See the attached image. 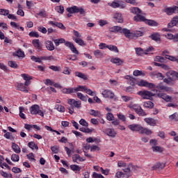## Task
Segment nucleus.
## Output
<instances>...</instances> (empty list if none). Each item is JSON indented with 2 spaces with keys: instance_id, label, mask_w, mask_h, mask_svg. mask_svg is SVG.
Wrapping results in <instances>:
<instances>
[{
  "instance_id": "obj_49",
  "label": "nucleus",
  "mask_w": 178,
  "mask_h": 178,
  "mask_svg": "<svg viewBox=\"0 0 178 178\" xmlns=\"http://www.w3.org/2000/svg\"><path fill=\"white\" fill-rule=\"evenodd\" d=\"M21 77H22L25 81L33 80V77L27 74H22Z\"/></svg>"
},
{
  "instance_id": "obj_6",
  "label": "nucleus",
  "mask_w": 178,
  "mask_h": 178,
  "mask_svg": "<svg viewBox=\"0 0 178 178\" xmlns=\"http://www.w3.org/2000/svg\"><path fill=\"white\" fill-rule=\"evenodd\" d=\"M129 108H130V109H134L139 116H147V113H145L143 108H141V106L138 104L131 103L129 105Z\"/></svg>"
},
{
  "instance_id": "obj_34",
  "label": "nucleus",
  "mask_w": 178,
  "mask_h": 178,
  "mask_svg": "<svg viewBox=\"0 0 178 178\" xmlns=\"http://www.w3.org/2000/svg\"><path fill=\"white\" fill-rule=\"evenodd\" d=\"M111 62L112 63H114L115 65H117V66H120V65L123 63V60L119 58H111Z\"/></svg>"
},
{
  "instance_id": "obj_28",
  "label": "nucleus",
  "mask_w": 178,
  "mask_h": 178,
  "mask_svg": "<svg viewBox=\"0 0 178 178\" xmlns=\"http://www.w3.org/2000/svg\"><path fill=\"white\" fill-rule=\"evenodd\" d=\"M174 26H178V17L175 16L172 18V21L168 24V27H174Z\"/></svg>"
},
{
  "instance_id": "obj_54",
  "label": "nucleus",
  "mask_w": 178,
  "mask_h": 178,
  "mask_svg": "<svg viewBox=\"0 0 178 178\" xmlns=\"http://www.w3.org/2000/svg\"><path fill=\"white\" fill-rule=\"evenodd\" d=\"M165 58L169 59V60H172V62H177L178 63V59L176 57L170 56V55H165Z\"/></svg>"
},
{
  "instance_id": "obj_50",
  "label": "nucleus",
  "mask_w": 178,
  "mask_h": 178,
  "mask_svg": "<svg viewBox=\"0 0 178 178\" xmlns=\"http://www.w3.org/2000/svg\"><path fill=\"white\" fill-rule=\"evenodd\" d=\"M152 149L154 152H163V148L160 146H153Z\"/></svg>"
},
{
  "instance_id": "obj_38",
  "label": "nucleus",
  "mask_w": 178,
  "mask_h": 178,
  "mask_svg": "<svg viewBox=\"0 0 178 178\" xmlns=\"http://www.w3.org/2000/svg\"><path fill=\"white\" fill-rule=\"evenodd\" d=\"M144 108H147L148 109H152L154 108V103L151 101L145 102L143 103Z\"/></svg>"
},
{
  "instance_id": "obj_46",
  "label": "nucleus",
  "mask_w": 178,
  "mask_h": 178,
  "mask_svg": "<svg viewBox=\"0 0 178 178\" xmlns=\"http://www.w3.org/2000/svg\"><path fill=\"white\" fill-rule=\"evenodd\" d=\"M108 49H109V51H112L113 52H119V49H118V47L115 46V45H112V44H108V46H107Z\"/></svg>"
},
{
  "instance_id": "obj_11",
  "label": "nucleus",
  "mask_w": 178,
  "mask_h": 178,
  "mask_svg": "<svg viewBox=\"0 0 178 178\" xmlns=\"http://www.w3.org/2000/svg\"><path fill=\"white\" fill-rule=\"evenodd\" d=\"M138 95L142 97L143 99H149L155 96V94L148 90H141L138 92Z\"/></svg>"
},
{
  "instance_id": "obj_47",
  "label": "nucleus",
  "mask_w": 178,
  "mask_h": 178,
  "mask_svg": "<svg viewBox=\"0 0 178 178\" xmlns=\"http://www.w3.org/2000/svg\"><path fill=\"white\" fill-rule=\"evenodd\" d=\"M134 76H145V72L143 71H140L138 70H136L133 72Z\"/></svg>"
},
{
  "instance_id": "obj_8",
  "label": "nucleus",
  "mask_w": 178,
  "mask_h": 178,
  "mask_svg": "<svg viewBox=\"0 0 178 178\" xmlns=\"http://www.w3.org/2000/svg\"><path fill=\"white\" fill-rule=\"evenodd\" d=\"M74 35L76 38H73V40L76 42V44H78V45H80L81 47H86V42H84V40H83L81 38V35H80V33L77 31H73Z\"/></svg>"
},
{
  "instance_id": "obj_63",
  "label": "nucleus",
  "mask_w": 178,
  "mask_h": 178,
  "mask_svg": "<svg viewBox=\"0 0 178 178\" xmlns=\"http://www.w3.org/2000/svg\"><path fill=\"white\" fill-rule=\"evenodd\" d=\"M8 66L13 67V69H16V67H17V64L15 61H9Z\"/></svg>"
},
{
  "instance_id": "obj_31",
  "label": "nucleus",
  "mask_w": 178,
  "mask_h": 178,
  "mask_svg": "<svg viewBox=\"0 0 178 178\" xmlns=\"http://www.w3.org/2000/svg\"><path fill=\"white\" fill-rule=\"evenodd\" d=\"M144 35V32L143 31H136L134 32H131V35L129 38H131V37H143Z\"/></svg>"
},
{
  "instance_id": "obj_16",
  "label": "nucleus",
  "mask_w": 178,
  "mask_h": 178,
  "mask_svg": "<svg viewBox=\"0 0 178 178\" xmlns=\"http://www.w3.org/2000/svg\"><path fill=\"white\" fill-rule=\"evenodd\" d=\"M168 79H164L163 81L164 83H166V84H168V86H173L175 84V81L176 79L174 76H172V74H168V72L166 73Z\"/></svg>"
},
{
  "instance_id": "obj_13",
  "label": "nucleus",
  "mask_w": 178,
  "mask_h": 178,
  "mask_svg": "<svg viewBox=\"0 0 178 178\" xmlns=\"http://www.w3.org/2000/svg\"><path fill=\"white\" fill-rule=\"evenodd\" d=\"M152 51H154V47H149L146 50H144L140 47L136 48V54L139 56H143V55H147L148 52H152Z\"/></svg>"
},
{
  "instance_id": "obj_1",
  "label": "nucleus",
  "mask_w": 178,
  "mask_h": 178,
  "mask_svg": "<svg viewBox=\"0 0 178 178\" xmlns=\"http://www.w3.org/2000/svg\"><path fill=\"white\" fill-rule=\"evenodd\" d=\"M136 86H139V87H147V88H154L153 91L156 92V95L158 98H161V99H163L165 102H172V97L165 93L172 91V88L165 86L162 83L155 86V84L152 83H148L147 81L142 79L136 82Z\"/></svg>"
},
{
  "instance_id": "obj_33",
  "label": "nucleus",
  "mask_w": 178,
  "mask_h": 178,
  "mask_svg": "<svg viewBox=\"0 0 178 178\" xmlns=\"http://www.w3.org/2000/svg\"><path fill=\"white\" fill-rule=\"evenodd\" d=\"M12 149L15 154H20L22 152V149H20V147H19V145L13 143L12 144Z\"/></svg>"
},
{
  "instance_id": "obj_14",
  "label": "nucleus",
  "mask_w": 178,
  "mask_h": 178,
  "mask_svg": "<svg viewBox=\"0 0 178 178\" xmlns=\"http://www.w3.org/2000/svg\"><path fill=\"white\" fill-rule=\"evenodd\" d=\"M67 104L70 105V106H74L77 109H80L81 108V101L80 100H76L74 99H69L67 100Z\"/></svg>"
},
{
  "instance_id": "obj_56",
  "label": "nucleus",
  "mask_w": 178,
  "mask_h": 178,
  "mask_svg": "<svg viewBox=\"0 0 178 178\" xmlns=\"http://www.w3.org/2000/svg\"><path fill=\"white\" fill-rule=\"evenodd\" d=\"M20 159V157L19 156V155L16 154H13L11 156V160L13 162H19V160Z\"/></svg>"
},
{
  "instance_id": "obj_30",
  "label": "nucleus",
  "mask_w": 178,
  "mask_h": 178,
  "mask_svg": "<svg viewBox=\"0 0 178 178\" xmlns=\"http://www.w3.org/2000/svg\"><path fill=\"white\" fill-rule=\"evenodd\" d=\"M73 162H84L86 161V159L81 157L79 154H74L72 157Z\"/></svg>"
},
{
  "instance_id": "obj_45",
  "label": "nucleus",
  "mask_w": 178,
  "mask_h": 178,
  "mask_svg": "<svg viewBox=\"0 0 178 178\" xmlns=\"http://www.w3.org/2000/svg\"><path fill=\"white\" fill-rule=\"evenodd\" d=\"M14 55H15V56H18V58H24V56H26L24 55V51H22L21 49H18L17 51H15Z\"/></svg>"
},
{
  "instance_id": "obj_39",
  "label": "nucleus",
  "mask_w": 178,
  "mask_h": 178,
  "mask_svg": "<svg viewBox=\"0 0 178 178\" xmlns=\"http://www.w3.org/2000/svg\"><path fill=\"white\" fill-rule=\"evenodd\" d=\"M28 147H29V148H31V149H32L33 151H34V149H36V151H38V145H35V143L34 142H29L28 143Z\"/></svg>"
},
{
  "instance_id": "obj_42",
  "label": "nucleus",
  "mask_w": 178,
  "mask_h": 178,
  "mask_svg": "<svg viewBox=\"0 0 178 178\" xmlns=\"http://www.w3.org/2000/svg\"><path fill=\"white\" fill-rule=\"evenodd\" d=\"M55 10L57 11L58 13L63 15V13L65 12V8L63 6H57L55 7Z\"/></svg>"
},
{
  "instance_id": "obj_25",
  "label": "nucleus",
  "mask_w": 178,
  "mask_h": 178,
  "mask_svg": "<svg viewBox=\"0 0 178 178\" xmlns=\"http://www.w3.org/2000/svg\"><path fill=\"white\" fill-rule=\"evenodd\" d=\"M150 38L158 44H161V35L159 33H154L150 36Z\"/></svg>"
},
{
  "instance_id": "obj_23",
  "label": "nucleus",
  "mask_w": 178,
  "mask_h": 178,
  "mask_svg": "<svg viewBox=\"0 0 178 178\" xmlns=\"http://www.w3.org/2000/svg\"><path fill=\"white\" fill-rule=\"evenodd\" d=\"M144 121L147 124H149V126H152L153 127L156 126V121L152 118H146L144 119Z\"/></svg>"
},
{
  "instance_id": "obj_53",
  "label": "nucleus",
  "mask_w": 178,
  "mask_h": 178,
  "mask_svg": "<svg viewBox=\"0 0 178 178\" xmlns=\"http://www.w3.org/2000/svg\"><path fill=\"white\" fill-rule=\"evenodd\" d=\"M55 108H56V109H57V111H58V112L63 113L65 111V106H63L62 105L56 104Z\"/></svg>"
},
{
  "instance_id": "obj_37",
  "label": "nucleus",
  "mask_w": 178,
  "mask_h": 178,
  "mask_svg": "<svg viewBox=\"0 0 178 178\" xmlns=\"http://www.w3.org/2000/svg\"><path fill=\"white\" fill-rule=\"evenodd\" d=\"M77 97L81 99V101H83L84 102H87V99L88 98V96L86 95L85 96L84 95H83V93L81 92H78L76 93Z\"/></svg>"
},
{
  "instance_id": "obj_3",
  "label": "nucleus",
  "mask_w": 178,
  "mask_h": 178,
  "mask_svg": "<svg viewBox=\"0 0 178 178\" xmlns=\"http://www.w3.org/2000/svg\"><path fill=\"white\" fill-rule=\"evenodd\" d=\"M131 169H133V165L129 164L127 168H122V171H117L115 175V178H129L130 177V173H131Z\"/></svg>"
},
{
  "instance_id": "obj_20",
  "label": "nucleus",
  "mask_w": 178,
  "mask_h": 178,
  "mask_svg": "<svg viewBox=\"0 0 178 178\" xmlns=\"http://www.w3.org/2000/svg\"><path fill=\"white\" fill-rule=\"evenodd\" d=\"M104 133L106 136H108V137H112V138H115V137H116V131L113 129H106L104 130Z\"/></svg>"
},
{
  "instance_id": "obj_15",
  "label": "nucleus",
  "mask_w": 178,
  "mask_h": 178,
  "mask_svg": "<svg viewBox=\"0 0 178 178\" xmlns=\"http://www.w3.org/2000/svg\"><path fill=\"white\" fill-rule=\"evenodd\" d=\"M168 79H164L163 81L164 83H166V84H168V86H173L175 84V81L176 79L174 76H172V74H168V72L166 73Z\"/></svg>"
},
{
  "instance_id": "obj_27",
  "label": "nucleus",
  "mask_w": 178,
  "mask_h": 178,
  "mask_svg": "<svg viewBox=\"0 0 178 178\" xmlns=\"http://www.w3.org/2000/svg\"><path fill=\"white\" fill-rule=\"evenodd\" d=\"M44 44L48 51H54L55 49V46L51 40H47Z\"/></svg>"
},
{
  "instance_id": "obj_7",
  "label": "nucleus",
  "mask_w": 178,
  "mask_h": 178,
  "mask_svg": "<svg viewBox=\"0 0 178 178\" xmlns=\"http://www.w3.org/2000/svg\"><path fill=\"white\" fill-rule=\"evenodd\" d=\"M108 5L114 9H116V8H120V9H124V8H126V3L122 0H115L112 3H108Z\"/></svg>"
},
{
  "instance_id": "obj_51",
  "label": "nucleus",
  "mask_w": 178,
  "mask_h": 178,
  "mask_svg": "<svg viewBox=\"0 0 178 178\" xmlns=\"http://www.w3.org/2000/svg\"><path fill=\"white\" fill-rule=\"evenodd\" d=\"M31 59L33 62H36L38 63H41L42 62L41 57H36L35 56H32Z\"/></svg>"
},
{
  "instance_id": "obj_62",
  "label": "nucleus",
  "mask_w": 178,
  "mask_h": 178,
  "mask_svg": "<svg viewBox=\"0 0 178 178\" xmlns=\"http://www.w3.org/2000/svg\"><path fill=\"white\" fill-rule=\"evenodd\" d=\"M79 124L84 127H88V122H87V121H86V120L84 119H81L79 121Z\"/></svg>"
},
{
  "instance_id": "obj_18",
  "label": "nucleus",
  "mask_w": 178,
  "mask_h": 178,
  "mask_svg": "<svg viewBox=\"0 0 178 178\" xmlns=\"http://www.w3.org/2000/svg\"><path fill=\"white\" fill-rule=\"evenodd\" d=\"M165 12L168 15V16L173 15V13H178V7L176 6L168 7L165 9Z\"/></svg>"
},
{
  "instance_id": "obj_24",
  "label": "nucleus",
  "mask_w": 178,
  "mask_h": 178,
  "mask_svg": "<svg viewBox=\"0 0 178 178\" xmlns=\"http://www.w3.org/2000/svg\"><path fill=\"white\" fill-rule=\"evenodd\" d=\"M139 133L140 134H146V136H151V134H152V131L148 128L141 126Z\"/></svg>"
},
{
  "instance_id": "obj_60",
  "label": "nucleus",
  "mask_w": 178,
  "mask_h": 178,
  "mask_svg": "<svg viewBox=\"0 0 178 178\" xmlns=\"http://www.w3.org/2000/svg\"><path fill=\"white\" fill-rule=\"evenodd\" d=\"M137 81H138L137 79H136L135 78L132 77V79H129L128 83L131 86H137Z\"/></svg>"
},
{
  "instance_id": "obj_61",
  "label": "nucleus",
  "mask_w": 178,
  "mask_h": 178,
  "mask_svg": "<svg viewBox=\"0 0 178 178\" xmlns=\"http://www.w3.org/2000/svg\"><path fill=\"white\" fill-rule=\"evenodd\" d=\"M168 74H172V77H174V79H178V72H174V71H169L168 72Z\"/></svg>"
},
{
  "instance_id": "obj_40",
  "label": "nucleus",
  "mask_w": 178,
  "mask_h": 178,
  "mask_svg": "<svg viewBox=\"0 0 178 178\" xmlns=\"http://www.w3.org/2000/svg\"><path fill=\"white\" fill-rule=\"evenodd\" d=\"M130 12L134 15H138L141 13V10L137 7H132L130 8Z\"/></svg>"
},
{
  "instance_id": "obj_41",
  "label": "nucleus",
  "mask_w": 178,
  "mask_h": 178,
  "mask_svg": "<svg viewBox=\"0 0 178 178\" xmlns=\"http://www.w3.org/2000/svg\"><path fill=\"white\" fill-rule=\"evenodd\" d=\"M75 76H76V77H79V79H83V80H87L88 79L87 75L86 74H83V72H75Z\"/></svg>"
},
{
  "instance_id": "obj_64",
  "label": "nucleus",
  "mask_w": 178,
  "mask_h": 178,
  "mask_svg": "<svg viewBox=\"0 0 178 178\" xmlns=\"http://www.w3.org/2000/svg\"><path fill=\"white\" fill-rule=\"evenodd\" d=\"M92 177L93 178H105L102 175L97 172H93Z\"/></svg>"
},
{
  "instance_id": "obj_29",
  "label": "nucleus",
  "mask_w": 178,
  "mask_h": 178,
  "mask_svg": "<svg viewBox=\"0 0 178 178\" xmlns=\"http://www.w3.org/2000/svg\"><path fill=\"white\" fill-rule=\"evenodd\" d=\"M165 38H168V40H173L174 41L177 42L178 41V33L173 35L172 33H167L165 35Z\"/></svg>"
},
{
  "instance_id": "obj_2",
  "label": "nucleus",
  "mask_w": 178,
  "mask_h": 178,
  "mask_svg": "<svg viewBox=\"0 0 178 178\" xmlns=\"http://www.w3.org/2000/svg\"><path fill=\"white\" fill-rule=\"evenodd\" d=\"M54 42L56 47H58L60 44H65V47H67V48H69L73 54H75V55H79V54H80L79 50L76 48V46H74L72 42L66 41L63 38H60L54 40Z\"/></svg>"
},
{
  "instance_id": "obj_48",
  "label": "nucleus",
  "mask_w": 178,
  "mask_h": 178,
  "mask_svg": "<svg viewBox=\"0 0 178 178\" xmlns=\"http://www.w3.org/2000/svg\"><path fill=\"white\" fill-rule=\"evenodd\" d=\"M99 141L101 140L97 138H93L92 137H90L86 138V143H99Z\"/></svg>"
},
{
  "instance_id": "obj_19",
  "label": "nucleus",
  "mask_w": 178,
  "mask_h": 178,
  "mask_svg": "<svg viewBox=\"0 0 178 178\" xmlns=\"http://www.w3.org/2000/svg\"><path fill=\"white\" fill-rule=\"evenodd\" d=\"M127 127H128V129H129V130H131V131L140 132V131L141 130V125L138 124H129V125H128Z\"/></svg>"
},
{
  "instance_id": "obj_22",
  "label": "nucleus",
  "mask_w": 178,
  "mask_h": 178,
  "mask_svg": "<svg viewBox=\"0 0 178 178\" xmlns=\"http://www.w3.org/2000/svg\"><path fill=\"white\" fill-rule=\"evenodd\" d=\"M49 24L51 26H53V27H58V29H61L62 30H65L66 28L63 25V24L60 22H53V21H49Z\"/></svg>"
},
{
  "instance_id": "obj_52",
  "label": "nucleus",
  "mask_w": 178,
  "mask_h": 178,
  "mask_svg": "<svg viewBox=\"0 0 178 178\" xmlns=\"http://www.w3.org/2000/svg\"><path fill=\"white\" fill-rule=\"evenodd\" d=\"M70 168L73 170V172H80L81 170V168H80V166L77 165H71Z\"/></svg>"
},
{
  "instance_id": "obj_44",
  "label": "nucleus",
  "mask_w": 178,
  "mask_h": 178,
  "mask_svg": "<svg viewBox=\"0 0 178 178\" xmlns=\"http://www.w3.org/2000/svg\"><path fill=\"white\" fill-rule=\"evenodd\" d=\"M129 166V164L126 163V162L123 161H119L118 163V168H123V169H126Z\"/></svg>"
},
{
  "instance_id": "obj_17",
  "label": "nucleus",
  "mask_w": 178,
  "mask_h": 178,
  "mask_svg": "<svg viewBox=\"0 0 178 178\" xmlns=\"http://www.w3.org/2000/svg\"><path fill=\"white\" fill-rule=\"evenodd\" d=\"M15 87L19 91H22V92H29L27 86H26L23 83H17L15 84Z\"/></svg>"
},
{
  "instance_id": "obj_5",
  "label": "nucleus",
  "mask_w": 178,
  "mask_h": 178,
  "mask_svg": "<svg viewBox=\"0 0 178 178\" xmlns=\"http://www.w3.org/2000/svg\"><path fill=\"white\" fill-rule=\"evenodd\" d=\"M87 86H78L76 88H64L62 89L63 94H73L74 92H79V91H86Z\"/></svg>"
},
{
  "instance_id": "obj_9",
  "label": "nucleus",
  "mask_w": 178,
  "mask_h": 178,
  "mask_svg": "<svg viewBox=\"0 0 178 178\" xmlns=\"http://www.w3.org/2000/svg\"><path fill=\"white\" fill-rule=\"evenodd\" d=\"M29 111L31 115H39L44 117V112L40 109V106L35 104L30 107Z\"/></svg>"
},
{
  "instance_id": "obj_32",
  "label": "nucleus",
  "mask_w": 178,
  "mask_h": 178,
  "mask_svg": "<svg viewBox=\"0 0 178 178\" xmlns=\"http://www.w3.org/2000/svg\"><path fill=\"white\" fill-rule=\"evenodd\" d=\"M90 115L94 116L95 118H102V114L101 113L100 111L92 109L90 111Z\"/></svg>"
},
{
  "instance_id": "obj_21",
  "label": "nucleus",
  "mask_w": 178,
  "mask_h": 178,
  "mask_svg": "<svg viewBox=\"0 0 178 178\" xmlns=\"http://www.w3.org/2000/svg\"><path fill=\"white\" fill-rule=\"evenodd\" d=\"M32 44L33 47H35V48L38 49V52H40V51H42V44H41V43L40 42V40L38 39L33 40L32 41Z\"/></svg>"
},
{
  "instance_id": "obj_36",
  "label": "nucleus",
  "mask_w": 178,
  "mask_h": 178,
  "mask_svg": "<svg viewBox=\"0 0 178 178\" xmlns=\"http://www.w3.org/2000/svg\"><path fill=\"white\" fill-rule=\"evenodd\" d=\"M170 122H178V113H174L169 116Z\"/></svg>"
},
{
  "instance_id": "obj_35",
  "label": "nucleus",
  "mask_w": 178,
  "mask_h": 178,
  "mask_svg": "<svg viewBox=\"0 0 178 178\" xmlns=\"http://www.w3.org/2000/svg\"><path fill=\"white\" fill-rule=\"evenodd\" d=\"M134 20H135V22H145V23L147 19H145L144 16L138 14L134 17Z\"/></svg>"
},
{
  "instance_id": "obj_12",
  "label": "nucleus",
  "mask_w": 178,
  "mask_h": 178,
  "mask_svg": "<svg viewBox=\"0 0 178 178\" xmlns=\"http://www.w3.org/2000/svg\"><path fill=\"white\" fill-rule=\"evenodd\" d=\"M102 94L104 98H109L110 99H116V96L115 95V93L112 92V90H111L105 89Z\"/></svg>"
},
{
  "instance_id": "obj_4",
  "label": "nucleus",
  "mask_w": 178,
  "mask_h": 178,
  "mask_svg": "<svg viewBox=\"0 0 178 178\" xmlns=\"http://www.w3.org/2000/svg\"><path fill=\"white\" fill-rule=\"evenodd\" d=\"M111 33H121L127 38H129L131 35V32L127 29H122L120 26H115L109 28Z\"/></svg>"
},
{
  "instance_id": "obj_43",
  "label": "nucleus",
  "mask_w": 178,
  "mask_h": 178,
  "mask_svg": "<svg viewBox=\"0 0 178 178\" xmlns=\"http://www.w3.org/2000/svg\"><path fill=\"white\" fill-rule=\"evenodd\" d=\"M145 23H146V24H148L149 26H152L154 27H156V26H158L157 22L152 19H146Z\"/></svg>"
},
{
  "instance_id": "obj_55",
  "label": "nucleus",
  "mask_w": 178,
  "mask_h": 178,
  "mask_svg": "<svg viewBox=\"0 0 178 178\" xmlns=\"http://www.w3.org/2000/svg\"><path fill=\"white\" fill-rule=\"evenodd\" d=\"M94 55L97 58H102V56H104V53H102L101 50H95L94 51Z\"/></svg>"
},
{
  "instance_id": "obj_26",
  "label": "nucleus",
  "mask_w": 178,
  "mask_h": 178,
  "mask_svg": "<svg viewBox=\"0 0 178 178\" xmlns=\"http://www.w3.org/2000/svg\"><path fill=\"white\" fill-rule=\"evenodd\" d=\"M113 19L117 23H123V17L120 13H115L113 15Z\"/></svg>"
},
{
  "instance_id": "obj_58",
  "label": "nucleus",
  "mask_w": 178,
  "mask_h": 178,
  "mask_svg": "<svg viewBox=\"0 0 178 178\" xmlns=\"http://www.w3.org/2000/svg\"><path fill=\"white\" fill-rule=\"evenodd\" d=\"M29 35V37H33L35 38H38V37H40V34H38V32H35V31L30 32Z\"/></svg>"
},
{
  "instance_id": "obj_10",
  "label": "nucleus",
  "mask_w": 178,
  "mask_h": 178,
  "mask_svg": "<svg viewBox=\"0 0 178 178\" xmlns=\"http://www.w3.org/2000/svg\"><path fill=\"white\" fill-rule=\"evenodd\" d=\"M67 12L70 14L73 13H80V15H84L86 13V11H84V9L83 8H79L77 6H74L72 7H68L66 9Z\"/></svg>"
},
{
  "instance_id": "obj_59",
  "label": "nucleus",
  "mask_w": 178,
  "mask_h": 178,
  "mask_svg": "<svg viewBox=\"0 0 178 178\" xmlns=\"http://www.w3.org/2000/svg\"><path fill=\"white\" fill-rule=\"evenodd\" d=\"M80 131H82L83 133H92V130H91L90 128H84L81 127L79 129Z\"/></svg>"
},
{
  "instance_id": "obj_57",
  "label": "nucleus",
  "mask_w": 178,
  "mask_h": 178,
  "mask_svg": "<svg viewBox=\"0 0 178 178\" xmlns=\"http://www.w3.org/2000/svg\"><path fill=\"white\" fill-rule=\"evenodd\" d=\"M0 15H2L3 16H8L9 15V10L1 8Z\"/></svg>"
}]
</instances>
